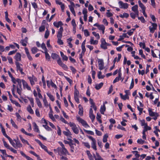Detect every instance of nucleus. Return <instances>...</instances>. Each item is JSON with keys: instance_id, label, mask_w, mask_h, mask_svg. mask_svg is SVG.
<instances>
[{"instance_id": "nucleus-39", "label": "nucleus", "mask_w": 160, "mask_h": 160, "mask_svg": "<svg viewBox=\"0 0 160 160\" xmlns=\"http://www.w3.org/2000/svg\"><path fill=\"white\" fill-rule=\"evenodd\" d=\"M129 16V14L126 12H124L122 14H121L119 15L120 17L122 18H127Z\"/></svg>"}, {"instance_id": "nucleus-22", "label": "nucleus", "mask_w": 160, "mask_h": 160, "mask_svg": "<svg viewBox=\"0 0 160 160\" xmlns=\"http://www.w3.org/2000/svg\"><path fill=\"white\" fill-rule=\"evenodd\" d=\"M32 124L34 127L33 129L34 131L35 132H38V133H40V131H39V129L38 128V127L36 123L35 122H33L32 123Z\"/></svg>"}, {"instance_id": "nucleus-62", "label": "nucleus", "mask_w": 160, "mask_h": 160, "mask_svg": "<svg viewBox=\"0 0 160 160\" xmlns=\"http://www.w3.org/2000/svg\"><path fill=\"white\" fill-rule=\"evenodd\" d=\"M15 114L17 118V120L21 121L22 118L19 114L17 112L15 113Z\"/></svg>"}, {"instance_id": "nucleus-21", "label": "nucleus", "mask_w": 160, "mask_h": 160, "mask_svg": "<svg viewBox=\"0 0 160 160\" xmlns=\"http://www.w3.org/2000/svg\"><path fill=\"white\" fill-rule=\"evenodd\" d=\"M53 24L54 26L57 28H58L59 27H61L63 25L62 22L60 21L58 22H54Z\"/></svg>"}, {"instance_id": "nucleus-12", "label": "nucleus", "mask_w": 160, "mask_h": 160, "mask_svg": "<svg viewBox=\"0 0 160 160\" xmlns=\"http://www.w3.org/2000/svg\"><path fill=\"white\" fill-rule=\"evenodd\" d=\"M98 64L99 69L100 70L103 69L104 68V63L103 60L98 59Z\"/></svg>"}, {"instance_id": "nucleus-6", "label": "nucleus", "mask_w": 160, "mask_h": 160, "mask_svg": "<svg viewBox=\"0 0 160 160\" xmlns=\"http://www.w3.org/2000/svg\"><path fill=\"white\" fill-rule=\"evenodd\" d=\"M15 64L16 66V69L18 72H19L22 74H24V72H23V68L22 67V64L17 62H15Z\"/></svg>"}, {"instance_id": "nucleus-8", "label": "nucleus", "mask_w": 160, "mask_h": 160, "mask_svg": "<svg viewBox=\"0 0 160 160\" xmlns=\"http://www.w3.org/2000/svg\"><path fill=\"white\" fill-rule=\"evenodd\" d=\"M28 78L32 86L34 85L35 84V82L37 81V78L33 75H32V76H28Z\"/></svg>"}, {"instance_id": "nucleus-64", "label": "nucleus", "mask_w": 160, "mask_h": 160, "mask_svg": "<svg viewBox=\"0 0 160 160\" xmlns=\"http://www.w3.org/2000/svg\"><path fill=\"white\" fill-rule=\"evenodd\" d=\"M45 29V27L44 25H42L39 28V31L40 32L44 31Z\"/></svg>"}, {"instance_id": "nucleus-31", "label": "nucleus", "mask_w": 160, "mask_h": 160, "mask_svg": "<svg viewBox=\"0 0 160 160\" xmlns=\"http://www.w3.org/2000/svg\"><path fill=\"white\" fill-rule=\"evenodd\" d=\"M19 137L23 143L24 144H27L28 145H30V144L28 142V141L27 140L24 139L21 135L19 136Z\"/></svg>"}, {"instance_id": "nucleus-10", "label": "nucleus", "mask_w": 160, "mask_h": 160, "mask_svg": "<svg viewBox=\"0 0 160 160\" xmlns=\"http://www.w3.org/2000/svg\"><path fill=\"white\" fill-rule=\"evenodd\" d=\"M120 8L123 9H127L128 7V4L126 3H124L122 1L118 2Z\"/></svg>"}, {"instance_id": "nucleus-40", "label": "nucleus", "mask_w": 160, "mask_h": 160, "mask_svg": "<svg viewBox=\"0 0 160 160\" xmlns=\"http://www.w3.org/2000/svg\"><path fill=\"white\" fill-rule=\"evenodd\" d=\"M47 95L49 97L50 100L52 101H54L55 98L54 96L49 92L47 93Z\"/></svg>"}, {"instance_id": "nucleus-52", "label": "nucleus", "mask_w": 160, "mask_h": 160, "mask_svg": "<svg viewBox=\"0 0 160 160\" xmlns=\"http://www.w3.org/2000/svg\"><path fill=\"white\" fill-rule=\"evenodd\" d=\"M82 30L83 32L84 35L86 37H88L90 35L89 32L87 29H85L83 30L82 29Z\"/></svg>"}, {"instance_id": "nucleus-60", "label": "nucleus", "mask_w": 160, "mask_h": 160, "mask_svg": "<svg viewBox=\"0 0 160 160\" xmlns=\"http://www.w3.org/2000/svg\"><path fill=\"white\" fill-rule=\"evenodd\" d=\"M151 129V128L150 127L148 126V125L146 126H145V127H144V129L143 130L145 132H146L148 130H150Z\"/></svg>"}, {"instance_id": "nucleus-25", "label": "nucleus", "mask_w": 160, "mask_h": 160, "mask_svg": "<svg viewBox=\"0 0 160 160\" xmlns=\"http://www.w3.org/2000/svg\"><path fill=\"white\" fill-rule=\"evenodd\" d=\"M27 110L28 112L31 114H33L34 113V112L32 109V108L31 107L30 105H28L27 107Z\"/></svg>"}, {"instance_id": "nucleus-33", "label": "nucleus", "mask_w": 160, "mask_h": 160, "mask_svg": "<svg viewBox=\"0 0 160 160\" xmlns=\"http://www.w3.org/2000/svg\"><path fill=\"white\" fill-rule=\"evenodd\" d=\"M1 131L2 132L3 135L7 138L8 139V140H9L11 138H10L6 133V131L5 129L3 128L1 129Z\"/></svg>"}, {"instance_id": "nucleus-3", "label": "nucleus", "mask_w": 160, "mask_h": 160, "mask_svg": "<svg viewBox=\"0 0 160 160\" xmlns=\"http://www.w3.org/2000/svg\"><path fill=\"white\" fill-rule=\"evenodd\" d=\"M71 128L73 132L76 134L79 133V129L75 123L73 122H70L68 124Z\"/></svg>"}, {"instance_id": "nucleus-38", "label": "nucleus", "mask_w": 160, "mask_h": 160, "mask_svg": "<svg viewBox=\"0 0 160 160\" xmlns=\"http://www.w3.org/2000/svg\"><path fill=\"white\" fill-rule=\"evenodd\" d=\"M43 101L44 103L45 107L48 108L50 104H48L47 100L46 99V97L45 96L43 99Z\"/></svg>"}, {"instance_id": "nucleus-15", "label": "nucleus", "mask_w": 160, "mask_h": 160, "mask_svg": "<svg viewBox=\"0 0 160 160\" xmlns=\"http://www.w3.org/2000/svg\"><path fill=\"white\" fill-rule=\"evenodd\" d=\"M93 110L92 108L90 109L89 112V117L91 119L92 122H93L95 118V116L93 113Z\"/></svg>"}, {"instance_id": "nucleus-20", "label": "nucleus", "mask_w": 160, "mask_h": 160, "mask_svg": "<svg viewBox=\"0 0 160 160\" xmlns=\"http://www.w3.org/2000/svg\"><path fill=\"white\" fill-rule=\"evenodd\" d=\"M42 120H43L44 121V123H45V125H43V126L48 131H51L52 130L47 125V124H48V122L46 121V120L45 119H43L42 118Z\"/></svg>"}, {"instance_id": "nucleus-19", "label": "nucleus", "mask_w": 160, "mask_h": 160, "mask_svg": "<svg viewBox=\"0 0 160 160\" xmlns=\"http://www.w3.org/2000/svg\"><path fill=\"white\" fill-rule=\"evenodd\" d=\"M90 42L91 44H92L93 45H97L98 43V40H94V37L92 36L90 37Z\"/></svg>"}, {"instance_id": "nucleus-4", "label": "nucleus", "mask_w": 160, "mask_h": 160, "mask_svg": "<svg viewBox=\"0 0 160 160\" xmlns=\"http://www.w3.org/2000/svg\"><path fill=\"white\" fill-rule=\"evenodd\" d=\"M88 138L92 141L91 142L92 148L94 150L96 151L97 150V148L96 146V141L95 139L91 136H88Z\"/></svg>"}, {"instance_id": "nucleus-35", "label": "nucleus", "mask_w": 160, "mask_h": 160, "mask_svg": "<svg viewBox=\"0 0 160 160\" xmlns=\"http://www.w3.org/2000/svg\"><path fill=\"white\" fill-rule=\"evenodd\" d=\"M68 7L69 8L71 11V12H72V14L74 15V16H76V13L75 12L74 10V8L75 7H72V6H68Z\"/></svg>"}, {"instance_id": "nucleus-61", "label": "nucleus", "mask_w": 160, "mask_h": 160, "mask_svg": "<svg viewBox=\"0 0 160 160\" xmlns=\"http://www.w3.org/2000/svg\"><path fill=\"white\" fill-rule=\"evenodd\" d=\"M49 35V32L48 30L47 29L44 35V37L46 38H47Z\"/></svg>"}, {"instance_id": "nucleus-43", "label": "nucleus", "mask_w": 160, "mask_h": 160, "mask_svg": "<svg viewBox=\"0 0 160 160\" xmlns=\"http://www.w3.org/2000/svg\"><path fill=\"white\" fill-rule=\"evenodd\" d=\"M60 53L63 60L66 61H67L68 58V57L66 56L62 52H60Z\"/></svg>"}, {"instance_id": "nucleus-13", "label": "nucleus", "mask_w": 160, "mask_h": 160, "mask_svg": "<svg viewBox=\"0 0 160 160\" xmlns=\"http://www.w3.org/2000/svg\"><path fill=\"white\" fill-rule=\"evenodd\" d=\"M22 82L24 88H26L28 90H31V87L28 85V83L25 80H22Z\"/></svg>"}, {"instance_id": "nucleus-57", "label": "nucleus", "mask_w": 160, "mask_h": 160, "mask_svg": "<svg viewBox=\"0 0 160 160\" xmlns=\"http://www.w3.org/2000/svg\"><path fill=\"white\" fill-rule=\"evenodd\" d=\"M108 137V135L107 134L104 135L103 137V142H106L107 141V138Z\"/></svg>"}, {"instance_id": "nucleus-36", "label": "nucleus", "mask_w": 160, "mask_h": 160, "mask_svg": "<svg viewBox=\"0 0 160 160\" xmlns=\"http://www.w3.org/2000/svg\"><path fill=\"white\" fill-rule=\"evenodd\" d=\"M121 98L123 100H126L127 99H128L129 97L128 96V95H123L122 93H120V94Z\"/></svg>"}, {"instance_id": "nucleus-2", "label": "nucleus", "mask_w": 160, "mask_h": 160, "mask_svg": "<svg viewBox=\"0 0 160 160\" xmlns=\"http://www.w3.org/2000/svg\"><path fill=\"white\" fill-rule=\"evenodd\" d=\"M55 152L58 153L60 156H62L63 155H65L67 154L70 155V154L65 148H61L58 147L57 149L54 150Z\"/></svg>"}, {"instance_id": "nucleus-11", "label": "nucleus", "mask_w": 160, "mask_h": 160, "mask_svg": "<svg viewBox=\"0 0 160 160\" xmlns=\"http://www.w3.org/2000/svg\"><path fill=\"white\" fill-rule=\"evenodd\" d=\"M93 26L97 27L99 30L102 31L103 34L104 33L105 27L103 25L99 24L98 23H96L94 24Z\"/></svg>"}, {"instance_id": "nucleus-47", "label": "nucleus", "mask_w": 160, "mask_h": 160, "mask_svg": "<svg viewBox=\"0 0 160 160\" xmlns=\"http://www.w3.org/2000/svg\"><path fill=\"white\" fill-rule=\"evenodd\" d=\"M11 101L12 103L15 105L16 106L19 107H21V105L18 102H17L15 100H11Z\"/></svg>"}, {"instance_id": "nucleus-18", "label": "nucleus", "mask_w": 160, "mask_h": 160, "mask_svg": "<svg viewBox=\"0 0 160 160\" xmlns=\"http://www.w3.org/2000/svg\"><path fill=\"white\" fill-rule=\"evenodd\" d=\"M118 77H117L113 80V83H115L117 82H118V81L121 78V77L122 76V73L121 72V71L120 70H119L118 72Z\"/></svg>"}, {"instance_id": "nucleus-48", "label": "nucleus", "mask_w": 160, "mask_h": 160, "mask_svg": "<svg viewBox=\"0 0 160 160\" xmlns=\"http://www.w3.org/2000/svg\"><path fill=\"white\" fill-rule=\"evenodd\" d=\"M28 98L29 100L32 107H34V102L33 99L32 98L28 97Z\"/></svg>"}, {"instance_id": "nucleus-17", "label": "nucleus", "mask_w": 160, "mask_h": 160, "mask_svg": "<svg viewBox=\"0 0 160 160\" xmlns=\"http://www.w3.org/2000/svg\"><path fill=\"white\" fill-rule=\"evenodd\" d=\"M93 155L95 160H104L103 158L101 157L99 154L97 152H96V155L95 154H93Z\"/></svg>"}, {"instance_id": "nucleus-45", "label": "nucleus", "mask_w": 160, "mask_h": 160, "mask_svg": "<svg viewBox=\"0 0 160 160\" xmlns=\"http://www.w3.org/2000/svg\"><path fill=\"white\" fill-rule=\"evenodd\" d=\"M103 83L101 82L98 84H96L95 86V88L97 90L100 89L103 86Z\"/></svg>"}, {"instance_id": "nucleus-9", "label": "nucleus", "mask_w": 160, "mask_h": 160, "mask_svg": "<svg viewBox=\"0 0 160 160\" xmlns=\"http://www.w3.org/2000/svg\"><path fill=\"white\" fill-rule=\"evenodd\" d=\"M151 24V26L149 27L150 30V32L151 33H153L155 31V30L157 28V25L156 23H155L150 22Z\"/></svg>"}, {"instance_id": "nucleus-41", "label": "nucleus", "mask_w": 160, "mask_h": 160, "mask_svg": "<svg viewBox=\"0 0 160 160\" xmlns=\"http://www.w3.org/2000/svg\"><path fill=\"white\" fill-rule=\"evenodd\" d=\"M118 58H117V57L115 58L113 60V62L114 63H115L116 62H119L121 59V55L120 54H118Z\"/></svg>"}, {"instance_id": "nucleus-1", "label": "nucleus", "mask_w": 160, "mask_h": 160, "mask_svg": "<svg viewBox=\"0 0 160 160\" xmlns=\"http://www.w3.org/2000/svg\"><path fill=\"white\" fill-rule=\"evenodd\" d=\"M10 143L15 148L17 149L22 147V145L18 139H14L13 140L10 138L8 140Z\"/></svg>"}, {"instance_id": "nucleus-30", "label": "nucleus", "mask_w": 160, "mask_h": 160, "mask_svg": "<svg viewBox=\"0 0 160 160\" xmlns=\"http://www.w3.org/2000/svg\"><path fill=\"white\" fill-rule=\"evenodd\" d=\"M139 6L141 8L142 11L145 10L146 8L145 6L141 2V1L139 0L138 2Z\"/></svg>"}, {"instance_id": "nucleus-50", "label": "nucleus", "mask_w": 160, "mask_h": 160, "mask_svg": "<svg viewBox=\"0 0 160 160\" xmlns=\"http://www.w3.org/2000/svg\"><path fill=\"white\" fill-rule=\"evenodd\" d=\"M92 34L98 40L100 39V37L98 33H97L96 32H92Z\"/></svg>"}, {"instance_id": "nucleus-51", "label": "nucleus", "mask_w": 160, "mask_h": 160, "mask_svg": "<svg viewBox=\"0 0 160 160\" xmlns=\"http://www.w3.org/2000/svg\"><path fill=\"white\" fill-rule=\"evenodd\" d=\"M10 122L12 126L13 127L16 129H18V126L16 125L12 119H11Z\"/></svg>"}, {"instance_id": "nucleus-53", "label": "nucleus", "mask_w": 160, "mask_h": 160, "mask_svg": "<svg viewBox=\"0 0 160 160\" xmlns=\"http://www.w3.org/2000/svg\"><path fill=\"white\" fill-rule=\"evenodd\" d=\"M41 47L42 49L44 50V52L48 51V49L46 47L45 44L44 43L42 44L41 45Z\"/></svg>"}, {"instance_id": "nucleus-46", "label": "nucleus", "mask_w": 160, "mask_h": 160, "mask_svg": "<svg viewBox=\"0 0 160 160\" xmlns=\"http://www.w3.org/2000/svg\"><path fill=\"white\" fill-rule=\"evenodd\" d=\"M82 144L86 147L88 149H89L90 148V146L89 143L88 142H83Z\"/></svg>"}, {"instance_id": "nucleus-16", "label": "nucleus", "mask_w": 160, "mask_h": 160, "mask_svg": "<svg viewBox=\"0 0 160 160\" xmlns=\"http://www.w3.org/2000/svg\"><path fill=\"white\" fill-rule=\"evenodd\" d=\"M14 58L16 60V62H18L21 61V56L19 53H17L14 57Z\"/></svg>"}, {"instance_id": "nucleus-55", "label": "nucleus", "mask_w": 160, "mask_h": 160, "mask_svg": "<svg viewBox=\"0 0 160 160\" xmlns=\"http://www.w3.org/2000/svg\"><path fill=\"white\" fill-rule=\"evenodd\" d=\"M38 50V48L35 47H34L31 49V51L33 54H35L36 53Z\"/></svg>"}, {"instance_id": "nucleus-56", "label": "nucleus", "mask_w": 160, "mask_h": 160, "mask_svg": "<svg viewBox=\"0 0 160 160\" xmlns=\"http://www.w3.org/2000/svg\"><path fill=\"white\" fill-rule=\"evenodd\" d=\"M130 15L131 17L133 19H135L136 17H138L137 16V14H136V12H131L130 13Z\"/></svg>"}, {"instance_id": "nucleus-42", "label": "nucleus", "mask_w": 160, "mask_h": 160, "mask_svg": "<svg viewBox=\"0 0 160 160\" xmlns=\"http://www.w3.org/2000/svg\"><path fill=\"white\" fill-rule=\"evenodd\" d=\"M2 141L4 147L7 149H9V148L11 147V146L8 144L6 141H5L4 139H2Z\"/></svg>"}, {"instance_id": "nucleus-63", "label": "nucleus", "mask_w": 160, "mask_h": 160, "mask_svg": "<svg viewBox=\"0 0 160 160\" xmlns=\"http://www.w3.org/2000/svg\"><path fill=\"white\" fill-rule=\"evenodd\" d=\"M48 116L49 118L53 121H55L56 119L53 116L52 114H49Z\"/></svg>"}, {"instance_id": "nucleus-26", "label": "nucleus", "mask_w": 160, "mask_h": 160, "mask_svg": "<svg viewBox=\"0 0 160 160\" xmlns=\"http://www.w3.org/2000/svg\"><path fill=\"white\" fill-rule=\"evenodd\" d=\"M106 108L104 103H103V105L101 107L100 109V112L102 114H104L105 111H106Z\"/></svg>"}, {"instance_id": "nucleus-5", "label": "nucleus", "mask_w": 160, "mask_h": 160, "mask_svg": "<svg viewBox=\"0 0 160 160\" xmlns=\"http://www.w3.org/2000/svg\"><path fill=\"white\" fill-rule=\"evenodd\" d=\"M76 118L77 121L80 123L85 128H87L89 127V126L87 124V122L83 119L80 118L78 116L76 117Z\"/></svg>"}, {"instance_id": "nucleus-7", "label": "nucleus", "mask_w": 160, "mask_h": 160, "mask_svg": "<svg viewBox=\"0 0 160 160\" xmlns=\"http://www.w3.org/2000/svg\"><path fill=\"white\" fill-rule=\"evenodd\" d=\"M101 42L100 47L104 50L107 49V46H109V44L106 42L105 39L103 38H101Z\"/></svg>"}, {"instance_id": "nucleus-28", "label": "nucleus", "mask_w": 160, "mask_h": 160, "mask_svg": "<svg viewBox=\"0 0 160 160\" xmlns=\"http://www.w3.org/2000/svg\"><path fill=\"white\" fill-rule=\"evenodd\" d=\"M148 112H149V115L151 117L153 116H158V114L157 113L152 112V109L150 108L148 109Z\"/></svg>"}, {"instance_id": "nucleus-29", "label": "nucleus", "mask_w": 160, "mask_h": 160, "mask_svg": "<svg viewBox=\"0 0 160 160\" xmlns=\"http://www.w3.org/2000/svg\"><path fill=\"white\" fill-rule=\"evenodd\" d=\"M86 152L89 160H94L92 156L89 151L87 150L86 151Z\"/></svg>"}, {"instance_id": "nucleus-54", "label": "nucleus", "mask_w": 160, "mask_h": 160, "mask_svg": "<svg viewBox=\"0 0 160 160\" xmlns=\"http://www.w3.org/2000/svg\"><path fill=\"white\" fill-rule=\"evenodd\" d=\"M98 77L99 79H102L104 78V76H102V72L101 71H99L98 72Z\"/></svg>"}, {"instance_id": "nucleus-34", "label": "nucleus", "mask_w": 160, "mask_h": 160, "mask_svg": "<svg viewBox=\"0 0 160 160\" xmlns=\"http://www.w3.org/2000/svg\"><path fill=\"white\" fill-rule=\"evenodd\" d=\"M63 133L67 137H70L71 135V133L68 129H67V131L63 132Z\"/></svg>"}, {"instance_id": "nucleus-24", "label": "nucleus", "mask_w": 160, "mask_h": 160, "mask_svg": "<svg viewBox=\"0 0 160 160\" xmlns=\"http://www.w3.org/2000/svg\"><path fill=\"white\" fill-rule=\"evenodd\" d=\"M28 38L27 37H26L24 39L21 40L20 42L22 45L24 46H26L28 42Z\"/></svg>"}, {"instance_id": "nucleus-14", "label": "nucleus", "mask_w": 160, "mask_h": 160, "mask_svg": "<svg viewBox=\"0 0 160 160\" xmlns=\"http://www.w3.org/2000/svg\"><path fill=\"white\" fill-rule=\"evenodd\" d=\"M47 84L48 87L49 88L51 86L52 88H54L55 89L57 88V87L56 84H55L52 81H47Z\"/></svg>"}, {"instance_id": "nucleus-49", "label": "nucleus", "mask_w": 160, "mask_h": 160, "mask_svg": "<svg viewBox=\"0 0 160 160\" xmlns=\"http://www.w3.org/2000/svg\"><path fill=\"white\" fill-rule=\"evenodd\" d=\"M101 116L100 114H97V116L96 117V118L97 120L99 122V123H102V120L101 119Z\"/></svg>"}, {"instance_id": "nucleus-37", "label": "nucleus", "mask_w": 160, "mask_h": 160, "mask_svg": "<svg viewBox=\"0 0 160 160\" xmlns=\"http://www.w3.org/2000/svg\"><path fill=\"white\" fill-rule=\"evenodd\" d=\"M52 58L53 59H56L58 58L59 56L55 53H52L51 55Z\"/></svg>"}, {"instance_id": "nucleus-27", "label": "nucleus", "mask_w": 160, "mask_h": 160, "mask_svg": "<svg viewBox=\"0 0 160 160\" xmlns=\"http://www.w3.org/2000/svg\"><path fill=\"white\" fill-rule=\"evenodd\" d=\"M78 108L79 109L78 114L81 116H82L83 115V108L80 104L78 106Z\"/></svg>"}, {"instance_id": "nucleus-23", "label": "nucleus", "mask_w": 160, "mask_h": 160, "mask_svg": "<svg viewBox=\"0 0 160 160\" xmlns=\"http://www.w3.org/2000/svg\"><path fill=\"white\" fill-rule=\"evenodd\" d=\"M132 9L134 12H136L137 16H138L139 12L138 11V6L137 5H134L132 7Z\"/></svg>"}, {"instance_id": "nucleus-44", "label": "nucleus", "mask_w": 160, "mask_h": 160, "mask_svg": "<svg viewBox=\"0 0 160 160\" xmlns=\"http://www.w3.org/2000/svg\"><path fill=\"white\" fill-rule=\"evenodd\" d=\"M42 52H44L45 53L46 59L48 61L50 59V56L48 53V51H46L44 52L42 51Z\"/></svg>"}, {"instance_id": "nucleus-59", "label": "nucleus", "mask_w": 160, "mask_h": 160, "mask_svg": "<svg viewBox=\"0 0 160 160\" xmlns=\"http://www.w3.org/2000/svg\"><path fill=\"white\" fill-rule=\"evenodd\" d=\"M137 142L138 143L141 144H142L146 142L144 140H142L141 139H138L137 140Z\"/></svg>"}, {"instance_id": "nucleus-32", "label": "nucleus", "mask_w": 160, "mask_h": 160, "mask_svg": "<svg viewBox=\"0 0 160 160\" xmlns=\"http://www.w3.org/2000/svg\"><path fill=\"white\" fill-rule=\"evenodd\" d=\"M35 100L38 106L40 108H42V105L39 99L38 98H35Z\"/></svg>"}, {"instance_id": "nucleus-58", "label": "nucleus", "mask_w": 160, "mask_h": 160, "mask_svg": "<svg viewBox=\"0 0 160 160\" xmlns=\"http://www.w3.org/2000/svg\"><path fill=\"white\" fill-rule=\"evenodd\" d=\"M0 151L2 153L3 156H4L6 157H7L8 155L7 154L6 150L0 149Z\"/></svg>"}]
</instances>
